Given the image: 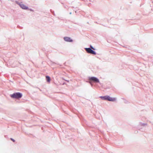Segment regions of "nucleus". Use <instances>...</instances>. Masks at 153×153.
Returning <instances> with one entry per match:
<instances>
[{
  "label": "nucleus",
  "instance_id": "obj_11",
  "mask_svg": "<svg viewBox=\"0 0 153 153\" xmlns=\"http://www.w3.org/2000/svg\"><path fill=\"white\" fill-rule=\"evenodd\" d=\"M64 38L65 39V38H69L68 37H65Z\"/></svg>",
  "mask_w": 153,
  "mask_h": 153
},
{
  "label": "nucleus",
  "instance_id": "obj_5",
  "mask_svg": "<svg viewBox=\"0 0 153 153\" xmlns=\"http://www.w3.org/2000/svg\"><path fill=\"white\" fill-rule=\"evenodd\" d=\"M106 100L109 101L114 102L116 101V99L115 98L111 97L108 96H107Z\"/></svg>",
  "mask_w": 153,
  "mask_h": 153
},
{
  "label": "nucleus",
  "instance_id": "obj_3",
  "mask_svg": "<svg viewBox=\"0 0 153 153\" xmlns=\"http://www.w3.org/2000/svg\"><path fill=\"white\" fill-rule=\"evenodd\" d=\"M89 80L91 81H93L95 82H99V79L96 77H91L89 78Z\"/></svg>",
  "mask_w": 153,
  "mask_h": 153
},
{
  "label": "nucleus",
  "instance_id": "obj_10",
  "mask_svg": "<svg viewBox=\"0 0 153 153\" xmlns=\"http://www.w3.org/2000/svg\"><path fill=\"white\" fill-rule=\"evenodd\" d=\"M10 139H11V140H12V141H13V142H15V140L14 139H12V138H10Z\"/></svg>",
  "mask_w": 153,
  "mask_h": 153
},
{
  "label": "nucleus",
  "instance_id": "obj_2",
  "mask_svg": "<svg viewBox=\"0 0 153 153\" xmlns=\"http://www.w3.org/2000/svg\"><path fill=\"white\" fill-rule=\"evenodd\" d=\"M85 50L88 53L92 54L94 55H95L96 54V53H95V52L93 51V50H92L91 48H85Z\"/></svg>",
  "mask_w": 153,
  "mask_h": 153
},
{
  "label": "nucleus",
  "instance_id": "obj_7",
  "mask_svg": "<svg viewBox=\"0 0 153 153\" xmlns=\"http://www.w3.org/2000/svg\"><path fill=\"white\" fill-rule=\"evenodd\" d=\"M107 96L104 97H100L102 100H106Z\"/></svg>",
  "mask_w": 153,
  "mask_h": 153
},
{
  "label": "nucleus",
  "instance_id": "obj_6",
  "mask_svg": "<svg viewBox=\"0 0 153 153\" xmlns=\"http://www.w3.org/2000/svg\"><path fill=\"white\" fill-rule=\"evenodd\" d=\"M46 79L47 81L48 82H50L51 80V79L50 77L48 76H46Z\"/></svg>",
  "mask_w": 153,
  "mask_h": 153
},
{
  "label": "nucleus",
  "instance_id": "obj_4",
  "mask_svg": "<svg viewBox=\"0 0 153 153\" xmlns=\"http://www.w3.org/2000/svg\"><path fill=\"white\" fill-rule=\"evenodd\" d=\"M22 9L26 10L28 9V7L23 4H21L18 3H17Z\"/></svg>",
  "mask_w": 153,
  "mask_h": 153
},
{
  "label": "nucleus",
  "instance_id": "obj_8",
  "mask_svg": "<svg viewBox=\"0 0 153 153\" xmlns=\"http://www.w3.org/2000/svg\"><path fill=\"white\" fill-rule=\"evenodd\" d=\"M65 39V40L66 41L71 42L72 41L71 39Z\"/></svg>",
  "mask_w": 153,
  "mask_h": 153
},
{
  "label": "nucleus",
  "instance_id": "obj_1",
  "mask_svg": "<svg viewBox=\"0 0 153 153\" xmlns=\"http://www.w3.org/2000/svg\"><path fill=\"white\" fill-rule=\"evenodd\" d=\"M10 97L12 98L18 99L22 97V94L19 92H17L11 95Z\"/></svg>",
  "mask_w": 153,
  "mask_h": 153
},
{
  "label": "nucleus",
  "instance_id": "obj_9",
  "mask_svg": "<svg viewBox=\"0 0 153 153\" xmlns=\"http://www.w3.org/2000/svg\"><path fill=\"white\" fill-rule=\"evenodd\" d=\"M90 47H91V49H92L94 50H95V49L94 48H93L92 46H91Z\"/></svg>",
  "mask_w": 153,
  "mask_h": 153
}]
</instances>
